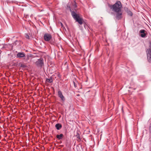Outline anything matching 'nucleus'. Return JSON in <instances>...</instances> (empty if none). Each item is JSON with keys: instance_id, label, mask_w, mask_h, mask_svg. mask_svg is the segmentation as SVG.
Returning <instances> with one entry per match:
<instances>
[{"instance_id": "1", "label": "nucleus", "mask_w": 151, "mask_h": 151, "mask_svg": "<svg viewBox=\"0 0 151 151\" xmlns=\"http://www.w3.org/2000/svg\"><path fill=\"white\" fill-rule=\"evenodd\" d=\"M109 6L111 9L115 12H119L122 10V4L121 2L119 1H117L113 5L109 4Z\"/></svg>"}, {"instance_id": "2", "label": "nucleus", "mask_w": 151, "mask_h": 151, "mask_svg": "<svg viewBox=\"0 0 151 151\" xmlns=\"http://www.w3.org/2000/svg\"><path fill=\"white\" fill-rule=\"evenodd\" d=\"M67 9H69L72 15L73 18L76 21L78 22L80 24H82L83 23V19L80 17L78 14H76L74 11H72L70 6L67 5Z\"/></svg>"}, {"instance_id": "3", "label": "nucleus", "mask_w": 151, "mask_h": 151, "mask_svg": "<svg viewBox=\"0 0 151 151\" xmlns=\"http://www.w3.org/2000/svg\"><path fill=\"white\" fill-rule=\"evenodd\" d=\"M58 96L61 99L62 102L63 103L65 101V99L60 90L58 91Z\"/></svg>"}, {"instance_id": "4", "label": "nucleus", "mask_w": 151, "mask_h": 151, "mask_svg": "<svg viewBox=\"0 0 151 151\" xmlns=\"http://www.w3.org/2000/svg\"><path fill=\"white\" fill-rule=\"evenodd\" d=\"M35 64L38 67H42L44 64L43 60L41 58L35 62Z\"/></svg>"}, {"instance_id": "5", "label": "nucleus", "mask_w": 151, "mask_h": 151, "mask_svg": "<svg viewBox=\"0 0 151 151\" xmlns=\"http://www.w3.org/2000/svg\"><path fill=\"white\" fill-rule=\"evenodd\" d=\"M115 12L116 13V19L118 20L121 19L122 18V12L121 11Z\"/></svg>"}, {"instance_id": "6", "label": "nucleus", "mask_w": 151, "mask_h": 151, "mask_svg": "<svg viewBox=\"0 0 151 151\" xmlns=\"http://www.w3.org/2000/svg\"><path fill=\"white\" fill-rule=\"evenodd\" d=\"M140 36L142 37H145L147 34V31L144 29H141L139 32Z\"/></svg>"}, {"instance_id": "7", "label": "nucleus", "mask_w": 151, "mask_h": 151, "mask_svg": "<svg viewBox=\"0 0 151 151\" xmlns=\"http://www.w3.org/2000/svg\"><path fill=\"white\" fill-rule=\"evenodd\" d=\"M44 38L45 41H49L52 38V36L50 34L46 33L44 35Z\"/></svg>"}, {"instance_id": "8", "label": "nucleus", "mask_w": 151, "mask_h": 151, "mask_svg": "<svg viewBox=\"0 0 151 151\" xmlns=\"http://www.w3.org/2000/svg\"><path fill=\"white\" fill-rule=\"evenodd\" d=\"M17 56L20 58L25 57V55L24 53L19 52L17 54Z\"/></svg>"}, {"instance_id": "9", "label": "nucleus", "mask_w": 151, "mask_h": 151, "mask_svg": "<svg viewBox=\"0 0 151 151\" xmlns=\"http://www.w3.org/2000/svg\"><path fill=\"white\" fill-rule=\"evenodd\" d=\"M55 127L57 130L60 129L62 127V125L60 123H57L56 124Z\"/></svg>"}, {"instance_id": "10", "label": "nucleus", "mask_w": 151, "mask_h": 151, "mask_svg": "<svg viewBox=\"0 0 151 151\" xmlns=\"http://www.w3.org/2000/svg\"><path fill=\"white\" fill-rule=\"evenodd\" d=\"M64 135L63 134H61L60 135L57 134L56 135V138L59 140H61L62 139Z\"/></svg>"}, {"instance_id": "11", "label": "nucleus", "mask_w": 151, "mask_h": 151, "mask_svg": "<svg viewBox=\"0 0 151 151\" xmlns=\"http://www.w3.org/2000/svg\"><path fill=\"white\" fill-rule=\"evenodd\" d=\"M46 81L50 83H52L53 81L52 78V77H50L49 78L46 79Z\"/></svg>"}, {"instance_id": "12", "label": "nucleus", "mask_w": 151, "mask_h": 151, "mask_svg": "<svg viewBox=\"0 0 151 151\" xmlns=\"http://www.w3.org/2000/svg\"><path fill=\"white\" fill-rule=\"evenodd\" d=\"M147 55L148 56L149 55H151V49H148L147 51Z\"/></svg>"}, {"instance_id": "13", "label": "nucleus", "mask_w": 151, "mask_h": 151, "mask_svg": "<svg viewBox=\"0 0 151 151\" xmlns=\"http://www.w3.org/2000/svg\"><path fill=\"white\" fill-rule=\"evenodd\" d=\"M148 55V56H147V58L149 62L151 63V55Z\"/></svg>"}, {"instance_id": "14", "label": "nucleus", "mask_w": 151, "mask_h": 151, "mask_svg": "<svg viewBox=\"0 0 151 151\" xmlns=\"http://www.w3.org/2000/svg\"><path fill=\"white\" fill-rule=\"evenodd\" d=\"M124 10L127 13L129 11V10L128 9V8L127 7H125L124 8Z\"/></svg>"}, {"instance_id": "15", "label": "nucleus", "mask_w": 151, "mask_h": 151, "mask_svg": "<svg viewBox=\"0 0 151 151\" xmlns=\"http://www.w3.org/2000/svg\"><path fill=\"white\" fill-rule=\"evenodd\" d=\"M124 10L127 13L129 11V10L128 9V8L127 7H125L124 8Z\"/></svg>"}, {"instance_id": "16", "label": "nucleus", "mask_w": 151, "mask_h": 151, "mask_svg": "<svg viewBox=\"0 0 151 151\" xmlns=\"http://www.w3.org/2000/svg\"><path fill=\"white\" fill-rule=\"evenodd\" d=\"M130 16H132L133 14L132 12H131L130 11H129L127 13Z\"/></svg>"}, {"instance_id": "17", "label": "nucleus", "mask_w": 151, "mask_h": 151, "mask_svg": "<svg viewBox=\"0 0 151 151\" xmlns=\"http://www.w3.org/2000/svg\"><path fill=\"white\" fill-rule=\"evenodd\" d=\"M77 138V139H80V135L78 133H77V134L76 135Z\"/></svg>"}, {"instance_id": "18", "label": "nucleus", "mask_w": 151, "mask_h": 151, "mask_svg": "<svg viewBox=\"0 0 151 151\" xmlns=\"http://www.w3.org/2000/svg\"><path fill=\"white\" fill-rule=\"evenodd\" d=\"M25 37L26 38H27V39H29V36L28 35H27V34H25Z\"/></svg>"}, {"instance_id": "19", "label": "nucleus", "mask_w": 151, "mask_h": 151, "mask_svg": "<svg viewBox=\"0 0 151 151\" xmlns=\"http://www.w3.org/2000/svg\"><path fill=\"white\" fill-rule=\"evenodd\" d=\"M26 65L24 64H21V67H23V68H25L26 67Z\"/></svg>"}, {"instance_id": "20", "label": "nucleus", "mask_w": 151, "mask_h": 151, "mask_svg": "<svg viewBox=\"0 0 151 151\" xmlns=\"http://www.w3.org/2000/svg\"><path fill=\"white\" fill-rule=\"evenodd\" d=\"M73 5L74 8H76L77 7V5L75 2L74 3V4H73Z\"/></svg>"}, {"instance_id": "21", "label": "nucleus", "mask_w": 151, "mask_h": 151, "mask_svg": "<svg viewBox=\"0 0 151 151\" xmlns=\"http://www.w3.org/2000/svg\"><path fill=\"white\" fill-rule=\"evenodd\" d=\"M58 77L59 78H61V75H60V73H58Z\"/></svg>"}, {"instance_id": "22", "label": "nucleus", "mask_w": 151, "mask_h": 151, "mask_svg": "<svg viewBox=\"0 0 151 151\" xmlns=\"http://www.w3.org/2000/svg\"><path fill=\"white\" fill-rule=\"evenodd\" d=\"M73 84H74V87L75 88L77 86H76V84L75 83L74 81L73 82Z\"/></svg>"}, {"instance_id": "23", "label": "nucleus", "mask_w": 151, "mask_h": 151, "mask_svg": "<svg viewBox=\"0 0 151 151\" xmlns=\"http://www.w3.org/2000/svg\"><path fill=\"white\" fill-rule=\"evenodd\" d=\"M18 42V41L17 40H16L14 43V44L15 45H17V42Z\"/></svg>"}, {"instance_id": "24", "label": "nucleus", "mask_w": 151, "mask_h": 151, "mask_svg": "<svg viewBox=\"0 0 151 151\" xmlns=\"http://www.w3.org/2000/svg\"><path fill=\"white\" fill-rule=\"evenodd\" d=\"M149 130L150 131H151V126L149 127Z\"/></svg>"}, {"instance_id": "25", "label": "nucleus", "mask_w": 151, "mask_h": 151, "mask_svg": "<svg viewBox=\"0 0 151 151\" xmlns=\"http://www.w3.org/2000/svg\"><path fill=\"white\" fill-rule=\"evenodd\" d=\"M60 24H61V26L62 27H63V24L61 22H60Z\"/></svg>"}, {"instance_id": "26", "label": "nucleus", "mask_w": 151, "mask_h": 151, "mask_svg": "<svg viewBox=\"0 0 151 151\" xmlns=\"http://www.w3.org/2000/svg\"><path fill=\"white\" fill-rule=\"evenodd\" d=\"M77 96H80V95L79 94H77Z\"/></svg>"}]
</instances>
